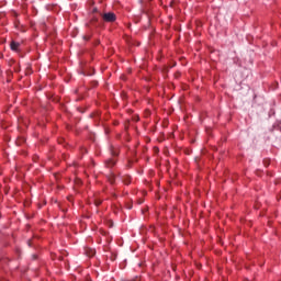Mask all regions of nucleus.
<instances>
[{
	"label": "nucleus",
	"instance_id": "nucleus-1",
	"mask_svg": "<svg viewBox=\"0 0 281 281\" xmlns=\"http://www.w3.org/2000/svg\"><path fill=\"white\" fill-rule=\"evenodd\" d=\"M101 16L105 23H115L117 21V16L113 12L103 13Z\"/></svg>",
	"mask_w": 281,
	"mask_h": 281
},
{
	"label": "nucleus",
	"instance_id": "nucleus-2",
	"mask_svg": "<svg viewBox=\"0 0 281 281\" xmlns=\"http://www.w3.org/2000/svg\"><path fill=\"white\" fill-rule=\"evenodd\" d=\"M19 47H21V43L14 41L11 42L12 52H19Z\"/></svg>",
	"mask_w": 281,
	"mask_h": 281
},
{
	"label": "nucleus",
	"instance_id": "nucleus-3",
	"mask_svg": "<svg viewBox=\"0 0 281 281\" xmlns=\"http://www.w3.org/2000/svg\"><path fill=\"white\" fill-rule=\"evenodd\" d=\"M116 162L117 160H115V158H110L105 161L108 168H113V166H115Z\"/></svg>",
	"mask_w": 281,
	"mask_h": 281
},
{
	"label": "nucleus",
	"instance_id": "nucleus-4",
	"mask_svg": "<svg viewBox=\"0 0 281 281\" xmlns=\"http://www.w3.org/2000/svg\"><path fill=\"white\" fill-rule=\"evenodd\" d=\"M86 254H87V256H89V258H93V256H95V249L88 248V249H86Z\"/></svg>",
	"mask_w": 281,
	"mask_h": 281
},
{
	"label": "nucleus",
	"instance_id": "nucleus-5",
	"mask_svg": "<svg viewBox=\"0 0 281 281\" xmlns=\"http://www.w3.org/2000/svg\"><path fill=\"white\" fill-rule=\"evenodd\" d=\"M95 23H98V18L93 16L90 21V24H87V26L91 27V25H92L93 27H98V24H95Z\"/></svg>",
	"mask_w": 281,
	"mask_h": 281
},
{
	"label": "nucleus",
	"instance_id": "nucleus-6",
	"mask_svg": "<svg viewBox=\"0 0 281 281\" xmlns=\"http://www.w3.org/2000/svg\"><path fill=\"white\" fill-rule=\"evenodd\" d=\"M123 183H125V186H128L131 183V176H125L123 178Z\"/></svg>",
	"mask_w": 281,
	"mask_h": 281
},
{
	"label": "nucleus",
	"instance_id": "nucleus-7",
	"mask_svg": "<svg viewBox=\"0 0 281 281\" xmlns=\"http://www.w3.org/2000/svg\"><path fill=\"white\" fill-rule=\"evenodd\" d=\"M94 205H97V207L99 206V205H102V200H94Z\"/></svg>",
	"mask_w": 281,
	"mask_h": 281
},
{
	"label": "nucleus",
	"instance_id": "nucleus-8",
	"mask_svg": "<svg viewBox=\"0 0 281 281\" xmlns=\"http://www.w3.org/2000/svg\"><path fill=\"white\" fill-rule=\"evenodd\" d=\"M91 38V35H85L83 41H89Z\"/></svg>",
	"mask_w": 281,
	"mask_h": 281
},
{
	"label": "nucleus",
	"instance_id": "nucleus-9",
	"mask_svg": "<svg viewBox=\"0 0 281 281\" xmlns=\"http://www.w3.org/2000/svg\"><path fill=\"white\" fill-rule=\"evenodd\" d=\"M113 157H117V151H112Z\"/></svg>",
	"mask_w": 281,
	"mask_h": 281
},
{
	"label": "nucleus",
	"instance_id": "nucleus-10",
	"mask_svg": "<svg viewBox=\"0 0 281 281\" xmlns=\"http://www.w3.org/2000/svg\"><path fill=\"white\" fill-rule=\"evenodd\" d=\"M110 183H115V179H114V178H111V179H110Z\"/></svg>",
	"mask_w": 281,
	"mask_h": 281
},
{
	"label": "nucleus",
	"instance_id": "nucleus-11",
	"mask_svg": "<svg viewBox=\"0 0 281 281\" xmlns=\"http://www.w3.org/2000/svg\"><path fill=\"white\" fill-rule=\"evenodd\" d=\"M37 256L36 255H33V260H36Z\"/></svg>",
	"mask_w": 281,
	"mask_h": 281
},
{
	"label": "nucleus",
	"instance_id": "nucleus-12",
	"mask_svg": "<svg viewBox=\"0 0 281 281\" xmlns=\"http://www.w3.org/2000/svg\"><path fill=\"white\" fill-rule=\"evenodd\" d=\"M265 166H266V167L269 166V162L265 161Z\"/></svg>",
	"mask_w": 281,
	"mask_h": 281
},
{
	"label": "nucleus",
	"instance_id": "nucleus-13",
	"mask_svg": "<svg viewBox=\"0 0 281 281\" xmlns=\"http://www.w3.org/2000/svg\"><path fill=\"white\" fill-rule=\"evenodd\" d=\"M93 12H98V9H93Z\"/></svg>",
	"mask_w": 281,
	"mask_h": 281
}]
</instances>
